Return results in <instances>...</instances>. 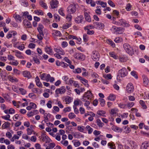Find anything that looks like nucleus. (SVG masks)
<instances>
[{
	"label": "nucleus",
	"mask_w": 149,
	"mask_h": 149,
	"mask_svg": "<svg viewBox=\"0 0 149 149\" xmlns=\"http://www.w3.org/2000/svg\"><path fill=\"white\" fill-rule=\"evenodd\" d=\"M71 25V24L67 23L66 24L63 25V28L64 29H67L70 27Z\"/></svg>",
	"instance_id": "3c124183"
},
{
	"label": "nucleus",
	"mask_w": 149,
	"mask_h": 149,
	"mask_svg": "<svg viewBox=\"0 0 149 149\" xmlns=\"http://www.w3.org/2000/svg\"><path fill=\"white\" fill-rule=\"evenodd\" d=\"M37 110H34L33 111H30V112H28L27 114V115L28 117H29L33 116L35 114V112H37Z\"/></svg>",
	"instance_id": "473e14b6"
},
{
	"label": "nucleus",
	"mask_w": 149,
	"mask_h": 149,
	"mask_svg": "<svg viewBox=\"0 0 149 149\" xmlns=\"http://www.w3.org/2000/svg\"><path fill=\"white\" fill-rule=\"evenodd\" d=\"M95 27L94 25L93 26L92 25H89L85 27L84 28V29L85 30H86L93 29Z\"/></svg>",
	"instance_id": "49530a36"
},
{
	"label": "nucleus",
	"mask_w": 149,
	"mask_h": 149,
	"mask_svg": "<svg viewBox=\"0 0 149 149\" xmlns=\"http://www.w3.org/2000/svg\"><path fill=\"white\" fill-rule=\"evenodd\" d=\"M109 146L110 147V148L112 149H116V146L114 143L112 142L109 143L108 144Z\"/></svg>",
	"instance_id": "ea45409f"
},
{
	"label": "nucleus",
	"mask_w": 149,
	"mask_h": 149,
	"mask_svg": "<svg viewBox=\"0 0 149 149\" xmlns=\"http://www.w3.org/2000/svg\"><path fill=\"white\" fill-rule=\"evenodd\" d=\"M73 72L74 73H80L81 72V69L80 68H78L75 69Z\"/></svg>",
	"instance_id": "0e129e2a"
},
{
	"label": "nucleus",
	"mask_w": 149,
	"mask_h": 149,
	"mask_svg": "<svg viewBox=\"0 0 149 149\" xmlns=\"http://www.w3.org/2000/svg\"><path fill=\"white\" fill-rule=\"evenodd\" d=\"M33 60L35 62L36 64H39L40 63V62L38 58H35V57H33Z\"/></svg>",
	"instance_id": "69168bd1"
},
{
	"label": "nucleus",
	"mask_w": 149,
	"mask_h": 149,
	"mask_svg": "<svg viewBox=\"0 0 149 149\" xmlns=\"http://www.w3.org/2000/svg\"><path fill=\"white\" fill-rule=\"evenodd\" d=\"M1 117L2 118L9 121H10L11 120L10 119V116L9 115H7L6 116H2Z\"/></svg>",
	"instance_id": "a18cd8bd"
},
{
	"label": "nucleus",
	"mask_w": 149,
	"mask_h": 149,
	"mask_svg": "<svg viewBox=\"0 0 149 149\" xmlns=\"http://www.w3.org/2000/svg\"><path fill=\"white\" fill-rule=\"evenodd\" d=\"M86 2L88 4H91L92 6L94 7L95 5V2L94 1H90L89 0H86Z\"/></svg>",
	"instance_id": "79ce46f5"
},
{
	"label": "nucleus",
	"mask_w": 149,
	"mask_h": 149,
	"mask_svg": "<svg viewBox=\"0 0 149 149\" xmlns=\"http://www.w3.org/2000/svg\"><path fill=\"white\" fill-rule=\"evenodd\" d=\"M118 74V76L124 77L127 75L128 72L125 68H123L119 71Z\"/></svg>",
	"instance_id": "20e7f679"
},
{
	"label": "nucleus",
	"mask_w": 149,
	"mask_h": 149,
	"mask_svg": "<svg viewBox=\"0 0 149 149\" xmlns=\"http://www.w3.org/2000/svg\"><path fill=\"white\" fill-rule=\"evenodd\" d=\"M110 56L113 58L114 59H116L118 58V56H117L113 52H110L109 53Z\"/></svg>",
	"instance_id": "37998d69"
},
{
	"label": "nucleus",
	"mask_w": 149,
	"mask_h": 149,
	"mask_svg": "<svg viewBox=\"0 0 149 149\" xmlns=\"http://www.w3.org/2000/svg\"><path fill=\"white\" fill-rule=\"evenodd\" d=\"M123 47L126 52L129 55L132 56L134 52L132 48L129 44L125 43L123 45Z\"/></svg>",
	"instance_id": "f257e3e1"
},
{
	"label": "nucleus",
	"mask_w": 149,
	"mask_h": 149,
	"mask_svg": "<svg viewBox=\"0 0 149 149\" xmlns=\"http://www.w3.org/2000/svg\"><path fill=\"white\" fill-rule=\"evenodd\" d=\"M13 52H15V55L17 58H24V57L22 55V53L19 51L15 50L13 51Z\"/></svg>",
	"instance_id": "ddd939ff"
},
{
	"label": "nucleus",
	"mask_w": 149,
	"mask_h": 149,
	"mask_svg": "<svg viewBox=\"0 0 149 149\" xmlns=\"http://www.w3.org/2000/svg\"><path fill=\"white\" fill-rule=\"evenodd\" d=\"M83 18V16L82 15H80L76 18L75 19V21L77 23H79L82 22Z\"/></svg>",
	"instance_id": "dca6fc26"
},
{
	"label": "nucleus",
	"mask_w": 149,
	"mask_h": 149,
	"mask_svg": "<svg viewBox=\"0 0 149 149\" xmlns=\"http://www.w3.org/2000/svg\"><path fill=\"white\" fill-rule=\"evenodd\" d=\"M8 78L9 80L10 81L12 82H17L18 81V80H17V79L16 78H14L13 77H11V76H9L8 77Z\"/></svg>",
	"instance_id": "72a5a7b5"
},
{
	"label": "nucleus",
	"mask_w": 149,
	"mask_h": 149,
	"mask_svg": "<svg viewBox=\"0 0 149 149\" xmlns=\"http://www.w3.org/2000/svg\"><path fill=\"white\" fill-rule=\"evenodd\" d=\"M74 57L76 59L81 61L84 60L85 58V56L83 54L79 53H75L74 55Z\"/></svg>",
	"instance_id": "7ed1b4c3"
},
{
	"label": "nucleus",
	"mask_w": 149,
	"mask_h": 149,
	"mask_svg": "<svg viewBox=\"0 0 149 149\" xmlns=\"http://www.w3.org/2000/svg\"><path fill=\"white\" fill-rule=\"evenodd\" d=\"M118 111V110L117 108H114L111 109V111L110 112V114H111L113 115L114 114H116L117 113V112Z\"/></svg>",
	"instance_id": "4c0bfd02"
},
{
	"label": "nucleus",
	"mask_w": 149,
	"mask_h": 149,
	"mask_svg": "<svg viewBox=\"0 0 149 149\" xmlns=\"http://www.w3.org/2000/svg\"><path fill=\"white\" fill-rule=\"evenodd\" d=\"M116 98L115 95L112 94H111L108 97V99L111 101H114L115 100Z\"/></svg>",
	"instance_id": "cd10ccee"
},
{
	"label": "nucleus",
	"mask_w": 149,
	"mask_h": 149,
	"mask_svg": "<svg viewBox=\"0 0 149 149\" xmlns=\"http://www.w3.org/2000/svg\"><path fill=\"white\" fill-rule=\"evenodd\" d=\"M17 48L20 50L22 51L24 49L25 47L24 44H22L20 45L17 47Z\"/></svg>",
	"instance_id": "338daca9"
},
{
	"label": "nucleus",
	"mask_w": 149,
	"mask_h": 149,
	"mask_svg": "<svg viewBox=\"0 0 149 149\" xmlns=\"http://www.w3.org/2000/svg\"><path fill=\"white\" fill-rule=\"evenodd\" d=\"M84 17L86 20L89 22L91 21V18L87 12L84 13Z\"/></svg>",
	"instance_id": "b1692460"
},
{
	"label": "nucleus",
	"mask_w": 149,
	"mask_h": 149,
	"mask_svg": "<svg viewBox=\"0 0 149 149\" xmlns=\"http://www.w3.org/2000/svg\"><path fill=\"white\" fill-rule=\"evenodd\" d=\"M76 115L73 113L71 112L69 113L68 115V117L70 119H72L75 117Z\"/></svg>",
	"instance_id": "864d4df0"
},
{
	"label": "nucleus",
	"mask_w": 149,
	"mask_h": 149,
	"mask_svg": "<svg viewBox=\"0 0 149 149\" xmlns=\"http://www.w3.org/2000/svg\"><path fill=\"white\" fill-rule=\"evenodd\" d=\"M124 29V28L123 27H118L116 32L119 34H122L123 32Z\"/></svg>",
	"instance_id": "bb28decb"
},
{
	"label": "nucleus",
	"mask_w": 149,
	"mask_h": 149,
	"mask_svg": "<svg viewBox=\"0 0 149 149\" xmlns=\"http://www.w3.org/2000/svg\"><path fill=\"white\" fill-rule=\"evenodd\" d=\"M44 28L43 25L41 24H39L38 25V26L37 28V30L39 32L40 34L41 35H42L43 32V29Z\"/></svg>",
	"instance_id": "412c9836"
},
{
	"label": "nucleus",
	"mask_w": 149,
	"mask_h": 149,
	"mask_svg": "<svg viewBox=\"0 0 149 149\" xmlns=\"http://www.w3.org/2000/svg\"><path fill=\"white\" fill-rule=\"evenodd\" d=\"M10 123L8 122H5L2 125V127L3 129H5L10 127Z\"/></svg>",
	"instance_id": "393cba45"
},
{
	"label": "nucleus",
	"mask_w": 149,
	"mask_h": 149,
	"mask_svg": "<svg viewBox=\"0 0 149 149\" xmlns=\"http://www.w3.org/2000/svg\"><path fill=\"white\" fill-rule=\"evenodd\" d=\"M96 123L97 125L99 127H102L104 125V124L101 122L100 119H97V120Z\"/></svg>",
	"instance_id": "58836bf2"
},
{
	"label": "nucleus",
	"mask_w": 149,
	"mask_h": 149,
	"mask_svg": "<svg viewBox=\"0 0 149 149\" xmlns=\"http://www.w3.org/2000/svg\"><path fill=\"white\" fill-rule=\"evenodd\" d=\"M115 24L117 25L125 27H128L130 24L126 22L125 20L123 19H120L118 21L115 22Z\"/></svg>",
	"instance_id": "f03ea898"
},
{
	"label": "nucleus",
	"mask_w": 149,
	"mask_h": 149,
	"mask_svg": "<svg viewBox=\"0 0 149 149\" xmlns=\"http://www.w3.org/2000/svg\"><path fill=\"white\" fill-rule=\"evenodd\" d=\"M149 147V142L146 141L143 143L141 146V149H147Z\"/></svg>",
	"instance_id": "4468645a"
},
{
	"label": "nucleus",
	"mask_w": 149,
	"mask_h": 149,
	"mask_svg": "<svg viewBox=\"0 0 149 149\" xmlns=\"http://www.w3.org/2000/svg\"><path fill=\"white\" fill-rule=\"evenodd\" d=\"M126 89L127 92L129 93H130L133 92L134 88L131 83L128 84L126 86Z\"/></svg>",
	"instance_id": "0eeeda50"
},
{
	"label": "nucleus",
	"mask_w": 149,
	"mask_h": 149,
	"mask_svg": "<svg viewBox=\"0 0 149 149\" xmlns=\"http://www.w3.org/2000/svg\"><path fill=\"white\" fill-rule=\"evenodd\" d=\"M97 9L95 10V13L98 15H100L101 14V11L100 8V6H97L96 7Z\"/></svg>",
	"instance_id": "a19ab883"
},
{
	"label": "nucleus",
	"mask_w": 149,
	"mask_h": 149,
	"mask_svg": "<svg viewBox=\"0 0 149 149\" xmlns=\"http://www.w3.org/2000/svg\"><path fill=\"white\" fill-rule=\"evenodd\" d=\"M84 94H86L88 97V99L90 100L93 96V95L91 92L90 91H88L87 92L85 93Z\"/></svg>",
	"instance_id": "a878e982"
},
{
	"label": "nucleus",
	"mask_w": 149,
	"mask_h": 149,
	"mask_svg": "<svg viewBox=\"0 0 149 149\" xmlns=\"http://www.w3.org/2000/svg\"><path fill=\"white\" fill-rule=\"evenodd\" d=\"M58 3V2L57 0H52L50 2V6L52 9L57 8Z\"/></svg>",
	"instance_id": "6e6552de"
},
{
	"label": "nucleus",
	"mask_w": 149,
	"mask_h": 149,
	"mask_svg": "<svg viewBox=\"0 0 149 149\" xmlns=\"http://www.w3.org/2000/svg\"><path fill=\"white\" fill-rule=\"evenodd\" d=\"M83 38L84 41L85 42H86L88 41V37L87 35L86 34H84Z\"/></svg>",
	"instance_id": "6e6d98bb"
},
{
	"label": "nucleus",
	"mask_w": 149,
	"mask_h": 149,
	"mask_svg": "<svg viewBox=\"0 0 149 149\" xmlns=\"http://www.w3.org/2000/svg\"><path fill=\"white\" fill-rule=\"evenodd\" d=\"M129 143L131 145L132 149H134L136 146L135 142L133 141H130Z\"/></svg>",
	"instance_id": "c03bdc74"
},
{
	"label": "nucleus",
	"mask_w": 149,
	"mask_h": 149,
	"mask_svg": "<svg viewBox=\"0 0 149 149\" xmlns=\"http://www.w3.org/2000/svg\"><path fill=\"white\" fill-rule=\"evenodd\" d=\"M19 90L22 95H24L26 93V91L23 88H20Z\"/></svg>",
	"instance_id": "680f3d73"
},
{
	"label": "nucleus",
	"mask_w": 149,
	"mask_h": 149,
	"mask_svg": "<svg viewBox=\"0 0 149 149\" xmlns=\"http://www.w3.org/2000/svg\"><path fill=\"white\" fill-rule=\"evenodd\" d=\"M45 52L49 54H51L52 53L53 50L50 47L46 46L45 48Z\"/></svg>",
	"instance_id": "a211bd4d"
},
{
	"label": "nucleus",
	"mask_w": 149,
	"mask_h": 149,
	"mask_svg": "<svg viewBox=\"0 0 149 149\" xmlns=\"http://www.w3.org/2000/svg\"><path fill=\"white\" fill-rule=\"evenodd\" d=\"M40 5L45 9L47 8V6L45 3L43 2L42 1H40Z\"/></svg>",
	"instance_id": "c756f323"
},
{
	"label": "nucleus",
	"mask_w": 149,
	"mask_h": 149,
	"mask_svg": "<svg viewBox=\"0 0 149 149\" xmlns=\"http://www.w3.org/2000/svg\"><path fill=\"white\" fill-rule=\"evenodd\" d=\"M112 129L114 131L116 132H121L123 129L118 127L114 125L112 127Z\"/></svg>",
	"instance_id": "2eb2a0df"
},
{
	"label": "nucleus",
	"mask_w": 149,
	"mask_h": 149,
	"mask_svg": "<svg viewBox=\"0 0 149 149\" xmlns=\"http://www.w3.org/2000/svg\"><path fill=\"white\" fill-rule=\"evenodd\" d=\"M21 2L22 3V5L24 6L27 7L28 6V3L25 0H22Z\"/></svg>",
	"instance_id": "603ef678"
},
{
	"label": "nucleus",
	"mask_w": 149,
	"mask_h": 149,
	"mask_svg": "<svg viewBox=\"0 0 149 149\" xmlns=\"http://www.w3.org/2000/svg\"><path fill=\"white\" fill-rule=\"evenodd\" d=\"M72 98L70 97L67 96L65 97V100L66 104H69L71 103Z\"/></svg>",
	"instance_id": "4be33fe9"
},
{
	"label": "nucleus",
	"mask_w": 149,
	"mask_h": 149,
	"mask_svg": "<svg viewBox=\"0 0 149 149\" xmlns=\"http://www.w3.org/2000/svg\"><path fill=\"white\" fill-rule=\"evenodd\" d=\"M134 103L133 102H130L127 103V107L129 108H131L134 105Z\"/></svg>",
	"instance_id": "bf43d9fd"
},
{
	"label": "nucleus",
	"mask_w": 149,
	"mask_h": 149,
	"mask_svg": "<svg viewBox=\"0 0 149 149\" xmlns=\"http://www.w3.org/2000/svg\"><path fill=\"white\" fill-rule=\"evenodd\" d=\"M13 17L15 19L16 22H22L21 17L19 15L16 14L13 15Z\"/></svg>",
	"instance_id": "aec40b11"
},
{
	"label": "nucleus",
	"mask_w": 149,
	"mask_h": 149,
	"mask_svg": "<svg viewBox=\"0 0 149 149\" xmlns=\"http://www.w3.org/2000/svg\"><path fill=\"white\" fill-rule=\"evenodd\" d=\"M68 10L71 12L72 13H74L76 10L75 5L74 4L70 5L68 7Z\"/></svg>",
	"instance_id": "1a4fd4ad"
},
{
	"label": "nucleus",
	"mask_w": 149,
	"mask_h": 149,
	"mask_svg": "<svg viewBox=\"0 0 149 149\" xmlns=\"http://www.w3.org/2000/svg\"><path fill=\"white\" fill-rule=\"evenodd\" d=\"M74 136L77 138H83L84 135H82L80 132H76L73 134Z\"/></svg>",
	"instance_id": "5701e85b"
},
{
	"label": "nucleus",
	"mask_w": 149,
	"mask_h": 149,
	"mask_svg": "<svg viewBox=\"0 0 149 149\" xmlns=\"http://www.w3.org/2000/svg\"><path fill=\"white\" fill-rule=\"evenodd\" d=\"M142 77L143 81V84L145 85H147L149 83V80L148 78L145 75H143Z\"/></svg>",
	"instance_id": "f3484780"
},
{
	"label": "nucleus",
	"mask_w": 149,
	"mask_h": 149,
	"mask_svg": "<svg viewBox=\"0 0 149 149\" xmlns=\"http://www.w3.org/2000/svg\"><path fill=\"white\" fill-rule=\"evenodd\" d=\"M58 13L59 14L61 15L64 16H65V14L63 12V10L62 8H60L58 10Z\"/></svg>",
	"instance_id": "e2e57ef3"
},
{
	"label": "nucleus",
	"mask_w": 149,
	"mask_h": 149,
	"mask_svg": "<svg viewBox=\"0 0 149 149\" xmlns=\"http://www.w3.org/2000/svg\"><path fill=\"white\" fill-rule=\"evenodd\" d=\"M93 24L94 26V27L98 29H102V24L101 23H99L97 22H95Z\"/></svg>",
	"instance_id": "f8f14e48"
},
{
	"label": "nucleus",
	"mask_w": 149,
	"mask_h": 149,
	"mask_svg": "<svg viewBox=\"0 0 149 149\" xmlns=\"http://www.w3.org/2000/svg\"><path fill=\"white\" fill-rule=\"evenodd\" d=\"M52 35L54 36L60 37L61 36V34L60 32L58 31H54L52 33Z\"/></svg>",
	"instance_id": "c85d7f7f"
},
{
	"label": "nucleus",
	"mask_w": 149,
	"mask_h": 149,
	"mask_svg": "<svg viewBox=\"0 0 149 149\" xmlns=\"http://www.w3.org/2000/svg\"><path fill=\"white\" fill-rule=\"evenodd\" d=\"M118 106L119 107L121 108L126 109L127 108V104H124L123 103H120L119 104H118Z\"/></svg>",
	"instance_id": "2f4dec72"
},
{
	"label": "nucleus",
	"mask_w": 149,
	"mask_h": 149,
	"mask_svg": "<svg viewBox=\"0 0 149 149\" xmlns=\"http://www.w3.org/2000/svg\"><path fill=\"white\" fill-rule=\"evenodd\" d=\"M22 74L24 77L28 79L32 77L30 72L27 70L24 71L22 72Z\"/></svg>",
	"instance_id": "9b49d317"
},
{
	"label": "nucleus",
	"mask_w": 149,
	"mask_h": 149,
	"mask_svg": "<svg viewBox=\"0 0 149 149\" xmlns=\"http://www.w3.org/2000/svg\"><path fill=\"white\" fill-rule=\"evenodd\" d=\"M139 103L144 109H146L147 108V106L145 105V102L142 100H140Z\"/></svg>",
	"instance_id": "e433bc0d"
},
{
	"label": "nucleus",
	"mask_w": 149,
	"mask_h": 149,
	"mask_svg": "<svg viewBox=\"0 0 149 149\" xmlns=\"http://www.w3.org/2000/svg\"><path fill=\"white\" fill-rule=\"evenodd\" d=\"M2 96L4 97V98L7 101H10V96L8 95V94L5 93H3L2 94Z\"/></svg>",
	"instance_id": "7c9ffc66"
},
{
	"label": "nucleus",
	"mask_w": 149,
	"mask_h": 149,
	"mask_svg": "<svg viewBox=\"0 0 149 149\" xmlns=\"http://www.w3.org/2000/svg\"><path fill=\"white\" fill-rule=\"evenodd\" d=\"M34 12L35 14L38 15H43V13L42 12V10H36L34 11Z\"/></svg>",
	"instance_id": "de8ad7c7"
},
{
	"label": "nucleus",
	"mask_w": 149,
	"mask_h": 149,
	"mask_svg": "<svg viewBox=\"0 0 149 149\" xmlns=\"http://www.w3.org/2000/svg\"><path fill=\"white\" fill-rule=\"evenodd\" d=\"M54 17L56 21H59L60 20V17L59 16L56 14H55L54 15Z\"/></svg>",
	"instance_id": "09e8293b"
},
{
	"label": "nucleus",
	"mask_w": 149,
	"mask_h": 149,
	"mask_svg": "<svg viewBox=\"0 0 149 149\" xmlns=\"http://www.w3.org/2000/svg\"><path fill=\"white\" fill-rule=\"evenodd\" d=\"M86 129L88 131V134H91L93 131V129L89 125H87L86 127Z\"/></svg>",
	"instance_id": "c9c22d12"
},
{
	"label": "nucleus",
	"mask_w": 149,
	"mask_h": 149,
	"mask_svg": "<svg viewBox=\"0 0 149 149\" xmlns=\"http://www.w3.org/2000/svg\"><path fill=\"white\" fill-rule=\"evenodd\" d=\"M66 92L65 87L64 86H62L59 88L57 89L55 91V93L56 94H63Z\"/></svg>",
	"instance_id": "39448f33"
},
{
	"label": "nucleus",
	"mask_w": 149,
	"mask_h": 149,
	"mask_svg": "<svg viewBox=\"0 0 149 149\" xmlns=\"http://www.w3.org/2000/svg\"><path fill=\"white\" fill-rule=\"evenodd\" d=\"M106 113V112L103 110H98L97 112V113L100 116H104V115Z\"/></svg>",
	"instance_id": "f704fd0d"
},
{
	"label": "nucleus",
	"mask_w": 149,
	"mask_h": 149,
	"mask_svg": "<svg viewBox=\"0 0 149 149\" xmlns=\"http://www.w3.org/2000/svg\"><path fill=\"white\" fill-rule=\"evenodd\" d=\"M74 106H75L78 105L80 103H82V102L80 100H75L74 102Z\"/></svg>",
	"instance_id": "13d9d810"
},
{
	"label": "nucleus",
	"mask_w": 149,
	"mask_h": 149,
	"mask_svg": "<svg viewBox=\"0 0 149 149\" xmlns=\"http://www.w3.org/2000/svg\"><path fill=\"white\" fill-rule=\"evenodd\" d=\"M51 116V115L49 113H45L44 114V118H45V120H43L42 122H42L44 121L45 123H46L48 121L49 118L48 117H49V118H50Z\"/></svg>",
	"instance_id": "6ab92c4d"
},
{
	"label": "nucleus",
	"mask_w": 149,
	"mask_h": 149,
	"mask_svg": "<svg viewBox=\"0 0 149 149\" xmlns=\"http://www.w3.org/2000/svg\"><path fill=\"white\" fill-rule=\"evenodd\" d=\"M13 70L14 72L17 74L19 75L20 74V71L14 68Z\"/></svg>",
	"instance_id": "774afa93"
},
{
	"label": "nucleus",
	"mask_w": 149,
	"mask_h": 149,
	"mask_svg": "<svg viewBox=\"0 0 149 149\" xmlns=\"http://www.w3.org/2000/svg\"><path fill=\"white\" fill-rule=\"evenodd\" d=\"M23 23L27 28H31L32 27L31 22L26 19H25L23 20Z\"/></svg>",
	"instance_id": "9d476101"
},
{
	"label": "nucleus",
	"mask_w": 149,
	"mask_h": 149,
	"mask_svg": "<svg viewBox=\"0 0 149 149\" xmlns=\"http://www.w3.org/2000/svg\"><path fill=\"white\" fill-rule=\"evenodd\" d=\"M100 56L99 53L97 52H93L92 57V59L95 61H97L99 59Z\"/></svg>",
	"instance_id": "423d86ee"
},
{
	"label": "nucleus",
	"mask_w": 149,
	"mask_h": 149,
	"mask_svg": "<svg viewBox=\"0 0 149 149\" xmlns=\"http://www.w3.org/2000/svg\"><path fill=\"white\" fill-rule=\"evenodd\" d=\"M99 101L102 106H104L105 104V101L103 99L101 98H99Z\"/></svg>",
	"instance_id": "5fc2aeb1"
},
{
	"label": "nucleus",
	"mask_w": 149,
	"mask_h": 149,
	"mask_svg": "<svg viewBox=\"0 0 149 149\" xmlns=\"http://www.w3.org/2000/svg\"><path fill=\"white\" fill-rule=\"evenodd\" d=\"M60 66H61L64 68H66L68 66V64L63 62H60Z\"/></svg>",
	"instance_id": "8fccbe9b"
},
{
	"label": "nucleus",
	"mask_w": 149,
	"mask_h": 149,
	"mask_svg": "<svg viewBox=\"0 0 149 149\" xmlns=\"http://www.w3.org/2000/svg\"><path fill=\"white\" fill-rule=\"evenodd\" d=\"M13 60L14 61V62L12 61L11 62H10V63L13 65L17 66L18 64V63L17 61L16 60H15V59Z\"/></svg>",
	"instance_id": "4d7b16f0"
},
{
	"label": "nucleus",
	"mask_w": 149,
	"mask_h": 149,
	"mask_svg": "<svg viewBox=\"0 0 149 149\" xmlns=\"http://www.w3.org/2000/svg\"><path fill=\"white\" fill-rule=\"evenodd\" d=\"M108 3L111 6L113 7H115V4L114 3L111 1L109 0Z\"/></svg>",
	"instance_id": "052dcab7"
}]
</instances>
